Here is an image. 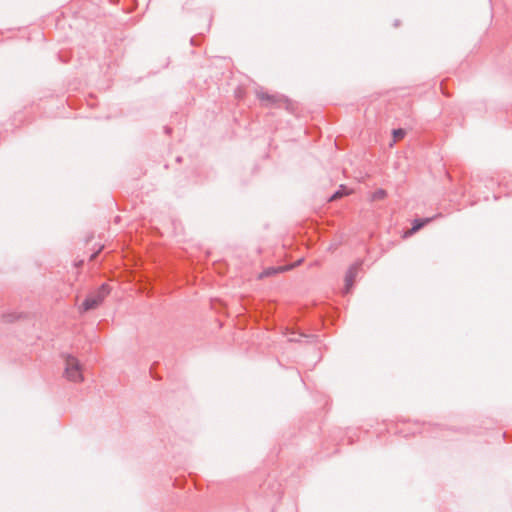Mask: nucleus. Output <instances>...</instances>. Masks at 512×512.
<instances>
[{
  "mask_svg": "<svg viewBox=\"0 0 512 512\" xmlns=\"http://www.w3.org/2000/svg\"><path fill=\"white\" fill-rule=\"evenodd\" d=\"M394 25H395V26H398V25H399V21H398V20H396Z\"/></svg>",
  "mask_w": 512,
  "mask_h": 512,
  "instance_id": "10",
  "label": "nucleus"
},
{
  "mask_svg": "<svg viewBox=\"0 0 512 512\" xmlns=\"http://www.w3.org/2000/svg\"><path fill=\"white\" fill-rule=\"evenodd\" d=\"M361 264H362L361 262H357V263L353 264L348 269V271L346 273V276H345V289H346V292H348L350 290V288L353 286L354 279L357 276V273H358V270H359Z\"/></svg>",
  "mask_w": 512,
  "mask_h": 512,
  "instance_id": "3",
  "label": "nucleus"
},
{
  "mask_svg": "<svg viewBox=\"0 0 512 512\" xmlns=\"http://www.w3.org/2000/svg\"><path fill=\"white\" fill-rule=\"evenodd\" d=\"M387 196V192L384 189H377L371 194V201L383 200Z\"/></svg>",
  "mask_w": 512,
  "mask_h": 512,
  "instance_id": "7",
  "label": "nucleus"
},
{
  "mask_svg": "<svg viewBox=\"0 0 512 512\" xmlns=\"http://www.w3.org/2000/svg\"><path fill=\"white\" fill-rule=\"evenodd\" d=\"M290 341H297L296 338H289Z\"/></svg>",
  "mask_w": 512,
  "mask_h": 512,
  "instance_id": "11",
  "label": "nucleus"
},
{
  "mask_svg": "<svg viewBox=\"0 0 512 512\" xmlns=\"http://www.w3.org/2000/svg\"><path fill=\"white\" fill-rule=\"evenodd\" d=\"M348 194H350V190H348V188L346 186L340 185L339 189L334 194H332L330 196L329 201L339 199Z\"/></svg>",
  "mask_w": 512,
  "mask_h": 512,
  "instance_id": "5",
  "label": "nucleus"
},
{
  "mask_svg": "<svg viewBox=\"0 0 512 512\" xmlns=\"http://www.w3.org/2000/svg\"><path fill=\"white\" fill-rule=\"evenodd\" d=\"M432 218L416 219L413 223L411 232H416L422 228L425 224L429 223Z\"/></svg>",
  "mask_w": 512,
  "mask_h": 512,
  "instance_id": "6",
  "label": "nucleus"
},
{
  "mask_svg": "<svg viewBox=\"0 0 512 512\" xmlns=\"http://www.w3.org/2000/svg\"><path fill=\"white\" fill-rule=\"evenodd\" d=\"M65 377L72 382L83 381L81 364L75 357L68 355L65 358Z\"/></svg>",
  "mask_w": 512,
  "mask_h": 512,
  "instance_id": "2",
  "label": "nucleus"
},
{
  "mask_svg": "<svg viewBox=\"0 0 512 512\" xmlns=\"http://www.w3.org/2000/svg\"><path fill=\"white\" fill-rule=\"evenodd\" d=\"M257 96L261 101H266L267 102L266 105H270V104L273 105V104H278V103L286 101V99L283 96L278 95V94L270 95L265 92H258Z\"/></svg>",
  "mask_w": 512,
  "mask_h": 512,
  "instance_id": "4",
  "label": "nucleus"
},
{
  "mask_svg": "<svg viewBox=\"0 0 512 512\" xmlns=\"http://www.w3.org/2000/svg\"><path fill=\"white\" fill-rule=\"evenodd\" d=\"M283 270H285V268H282V267H281V268H273V267H271V268H268V269L264 270V271L260 274V277H261V278H262V277H268V276L274 275V274H276L277 272H279V271H283Z\"/></svg>",
  "mask_w": 512,
  "mask_h": 512,
  "instance_id": "8",
  "label": "nucleus"
},
{
  "mask_svg": "<svg viewBox=\"0 0 512 512\" xmlns=\"http://www.w3.org/2000/svg\"><path fill=\"white\" fill-rule=\"evenodd\" d=\"M393 136L395 139H400V138H403L405 136V130L404 129H395L393 130Z\"/></svg>",
  "mask_w": 512,
  "mask_h": 512,
  "instance_id": "9",
  "label": "nucleus"
},
{
  "mask_svg": "<svg viewBox=\"0 0 512 512\" xmlns=\"http://www.w3.org/2000/svg\"><path fill=\"white\" fill-rule=\"evenodd\" d=\"M109 292L110 289L108 285L102 284L97 291L86 297L80 308L81 311L87 312L89 310L97 308L103 302V300L109 294Z\"/></svg>",
  "mask_w": 512,
  "mask_h": 512,
  "instance_id": "1",
  "label": "nucleus"
}]
</instances>
